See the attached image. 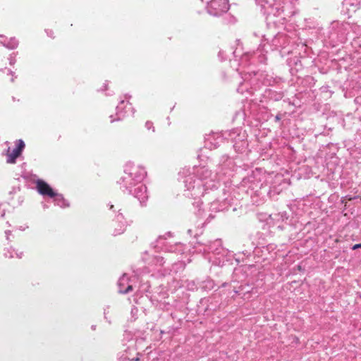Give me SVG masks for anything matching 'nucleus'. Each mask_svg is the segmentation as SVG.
I'll use <instances>...</instances> for the list:
<instances>
[{
  "instance_id": "5",
  "label": "nucleus",
  "mask_w": 361,
  "mask_h": 361,
  "mask_svg": "<svg viewBox=\"0 0 361 361\" xmlns=\"http://www.w3.org/2000/svg\"><path fill=\"white\" fill-rule=\"evenodd\" d=\"M25 147V143L22 140H18V146H17V149L22 152L23 149H24Z\"/></svg>"
},
{
  "instance_id": "2",
  "label": "nucleus",
  "mask_w": 361,
  "mask_h": 361,
  "mask_svg": "<svg viewBox=\"0 0 361 361\" xmlns=\"http://www.w3.org/2000/svg\"><path fill=\"white\" fill-rule=\"evenodd\" d=\"M217 5L223 6V7L221 8L222 11H227L228 9V0H212V7H216Z\"/></svg>"
},
{
  "instance_id": "3",
  "label": "nucleus",
  "mask_w": 361,
  "mask_h": 361,
  "mask_svg": "<svg viewBox=\"0 0 361 361\" xmlns=\"http://www.w3.org/2000/svg\"><path fill=\"white\" fill-rule=\"evenodd\" d=\"M21 154V152H20L17 148L14 149L12 152L8 154V162L9 163H15L16 158H18Z\"/></svg>"
},
{
  "instance_id": "4",
  "label": "nucleus",
  "mask_w": 361,
  "mask_h": 361,
  "mask_svg": "<svg viewBox=\"0 0 361 361\" xmlns=\"http://www.w3.org/2000/svg\"><path fill=\"white\" fill-rule=\"evenodd\" d=\"M5 46L8 49H13L18 47V42L15 38H11Z\"/></svg>"
},
{
  "instance_id": "7",
  "label": "nucleus",
  "mask_w": 361,
  "mask_h": 361,
  "mask_svg": "<svg viewBox=\"0 0 361 361\" xmlns=\"http://www.w3.org/2000/svg\"><path fill=\"white\" fill-rule=\"evenodd\" d=\"M357 248H361V243L360 244H355V245H353V250H356Z\"/></svg>"
},
{
  "instance_id": "1",
  "label": "nucleus",
  "mask_w": 361,
  "mask_h": 361,
  "mask_svg": "<svg viewBox=\"0 0 361 361\" xmlns=\"http://www.w3.org/2000/svg\"><path fill=\"white\" fill-rule=\"evenodd\" d=\"M36 189L40 195L51 198L56 197L57 195L47 183L41 179L36 181Z\"/></svg>"
},
{
  "instance_id": "6",
  "label": "nucleus",
  "mask_w": 361,
  "mask_h": 361,
  "mask_svg": "<svg viewBox=\"0 0 361 361\" xmlns=\"http://www.w3.org/2000/svg\"><path fill=\"white\" fill-rule=\"evenodd\" d=\"M132 290H133V286H128L127 287V288L125 290L124 293H128L130 291H131Z\"/></svg>"
}]
</instances>
